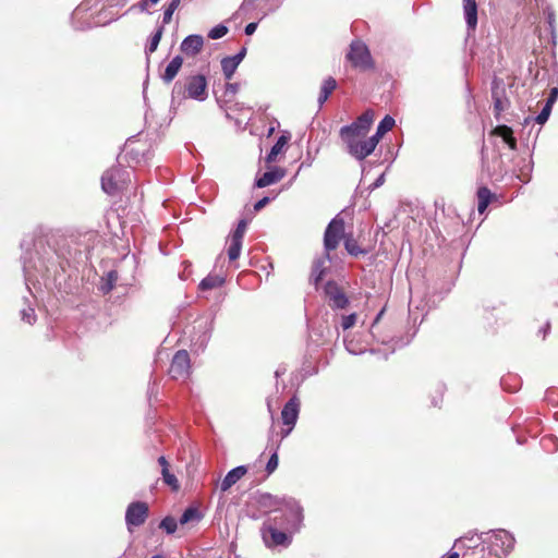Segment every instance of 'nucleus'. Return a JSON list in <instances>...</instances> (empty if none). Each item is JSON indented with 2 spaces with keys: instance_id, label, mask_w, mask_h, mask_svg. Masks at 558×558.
<instances>
[{
  "instance_id": "4c0bfd02",
  "label": "nucleus",
  "mask_w": 558,
  "mask_h": 558,
  "mask_svg": "<svg viewBox=\"0 0 558 558\" xmlns=\"http://www.w3.org/2000/svg\"><path fill=\"white\" fill-rule=\"evenodd\" d=\"M227 33L228 27L222 24H219L209 31L208 37L211 39H219L223 37Z\"/></svg>"
},
{
  "instance_id": "69168bd1",
  "label": "nucleus",
  "mask_w": 558,
  "mask_h": 558,
  "mask_svg": "<svg viewBox=\"0 0 558 558\" xmlns=\"http://www.w3.org/2000/svg\"><path fill=\"white\" fill-rule=\"evenodd\" d=\"M383 314H384V310H381V311L377 314V316H376V318H375V323H377V322L381 318Z\"/></svg>"
},
{
  "instance_id": "774afa93",
  "label": "nucleus",
  "mask_w": 558,
  "mask_h": 558,
  "mask_svg": "<svg viewBox=\"0 0 558 558\" xmlns=\"http://www.w3.org/2000/svg\"><path fill=\"white\" fill-rule=\"evenodd\" d=\"M150 558H163L161 555H154L153 557Z\"/></svg>"
},
{
  "instance_id": "680f3d73",
  "label": "nucleus",
  "mask_w": 558,
  "mask_h": 558,
  "mask_svg": "<svg viewBox=\"0 0 558 558\" xmlns=\"http://www.w3.org/2000/svg\"><path fill=\"white\" fill-rule=\"evenodd\" d=\"M446 558H459V554L453 551V553H450Z\"/></svg>"
},
{
  "instance_id": "e433bc0d",
  "label": "nucleus",
  "mask_w": 558,
  "mask_h": 558,
  "mask_svg": "<svg viewBox=\"0 0 558 558\" xmlns=\"http://www.w3.org/2000/svg\"><path fill=\"white\" fill-rule=\"evenodd\" d=\"M271 452V456L266 464V471L268 474H271L278 466V450L268 449Z\"/></svg>"
},
{
  "instance_id": "393cba45",
  "label": "nucleus",
  "mask_w": 558,
  "mask_h": 558,
  "mask_svg": "<svg viewBox=\"0 0 558 558\" xmlns=\"http://www.w3.org/2000/svg\"><path fill=\"white\" fill-rule=\"evenodd\" d=\"M353 123H355V126L360 128V130L368 133L371 125L373 123V112L365 111Z\"/></svg>"
},
{
  "instance_id": "6ab92c4d",
  "label": "nucleus",
  "mask_w": 558,
  "mask_h": 558,
  "mask_svg": "<svg viewBox=\"0 0 558 558\" xmlns=\"http://www.w3.org/2000/svg\"><path fill=\"white\" fill-rule=\"evenodd\" d=\"M300 411V401L296 397H292L281 411V418H298Z\"/></svg>"
},
{
  "instance_id": "3c124183",
  "label": "nucleus",
  "mask_w": 558,
  "mask_h": 558,
  "mask_svg": "<svg viewBox=\"0 0 558 558\" xmlns=\"http://www.w3.org/2000/svg\"><path fill=\"white\" fill-rule=\"evenodd\" d=\"M172 15H173V12H171L170 10L166 9L165 12H163V16H162V23L163 24H169L172 20Z\"/></svg>"
},
{
  "instance_id": "f704fd0d",
  "label": "nucleus",
  "mask_w": 558,
  "mask_h": 558,
  "mask_svg": "<svg viewBox=\"0 0 558 558\" xmlns=\"http://www.w3.org/2000/svg\"><path fill=\"white\" fill-rule=\"evenodd\" d=\"M162 32H163V28L159 27L157 29V32L151 36L149 45L146 48L147 53H153L157 49V47L160 43L161 36H162Z\"/></svg>"
},
{
  "instance_id": "a878e982",
  "label": "nucleus",
  "mask_w": 558,
  "mask_h": 558,
  "mask_svg": "<svg viewBox=\"0 0 558 558\" xmlns=\"http://www.w3.org/2000/svg\"><path fill=\"white\" fill-rule=\"evenodd\" d=\"M239 64L229 57L221 60V69L226 80H231Z\"/></svg>"
},
{
  "instance_id": "a19ab883",
  "label": "nucleus",
  "mask_w": 558,
  "mask_h": 558,
  "mask_svg": "<svg viewBox=\"0 0 558 558\" xmlns=\"http://www.w3.org/2000/svg\"><path fill=\"white\" fill-rule=\"evenodd\" d=\"M22 319L32 325L36 320L35 311L33 307L23 308L21 311Z\"/></svg>"
},
{
  "instance_id": "473e14b6",
  "label": "nucleus",
  "mask_w": 558,
  "mask_h": 558,
  "mask_svg": "<svg viewBox=\"0 0 558 558\" xmlns=\"http://www.w3.org/2000/svg\"><path fill=\"white\" fill-rule=\"evenodd\" d=\"M159 527L168 534H173L177 531L178 522L173 517L167 515L160 521Z\"/></svg>"
},
{
  "instance_id": "79ce46f5",
  "label": "nucleus",
  "mask_w": 558,
  "mask_h": 558,
  "mask_svg": "<svg viewBox=\"0 0 558 558\" xmlns=\"http://www.w3.org/2000/svg\"><path fill=\"white\" fill-rule=\"evenodd\" d=\"M245 230H246V221L245 220H240L239 223H238V227L234 230V232L232 233L231 238H234V239L243 241V236H244Z\"/></svg>"
},
{
  "instance_id": "1a4fd4ad",
  "label": "nucleus",
  "mask_w": 558,
  "mask_h": 558,
  "mask_svg": "<svg viewBox=\"0 0 558 558\" xmlns=\"http://www.w3.org/2000/svg\"><path fill=\"white\" fill-rule=\"evenodd\" d=\"M191 372V361L187 351L179 350L172 361L169 368V374L173 379H186Z\"/></svg>"
},
{
  "instance_id": "9b49d317",
  "label": "nucleus",
  "mask_w": 558,
  "mask_h": 558,
  "mask_svg": "<svg viewBox=\"0 0 558 558\" xmlns=\"http://www.w3.org/2000/svg\"><path fill=\"white\" fill-rule=\"evenodd\" d=\"M325 293L329 299L332 308L342 310L349 304V299L335 281H328L325 286Z\"/></svg>"
},
{
  "instance_id": "5fc2aeb1",
  "label": "nucleus",
  "mask_w": 558,
  "mask_h": 558,
  "mask_svg": "<svg viewBox=\"0 0 558 558\" xmlns=\"http://www.w3.org/2000/svg\"><path fill=\"white\" fill-rule=\"evenodd\" d=\"M278 155L279 154L277 151H274L272 149H270V151L268 153V155L266 157V162H268V163L274 162Z\"/></svg>"
},
{
  "instance_id": "37998d69",
  "label": "nucleus",
  "mask_w": 558,
  "mask_h": 558,
  "mask_svg": "<svg viewBox=\"0 0 558 558\" xmlns=\"http://www.w3.org/2000/svg\"><path fill=\"white\" fill-rule=\"evenodd\" d=\"M356 323V314H350L342 317L341 327L343 330L350 329Z\"/></svg>"
},
{
  "instance_id": "6e6552de",
  "label": "nucleus",
  "mask_w": 558,
  "mask_h": 558,
  "mask_svg": "<svg viewBox=\"0 0 558 558\" xmlns=\"http://www.w3.org/2000/svg\"><path fill=\"white\" fill-rule=\"evenodd\" d=\"M267 532L269 536L264 533V541L267 546H289L292 542V536L289 532L283 530L279 524H276V520L269 519L267 525Z\"/></svg>"
},
{
  "instance_id": "c85d7f7f",
  "label": "nucleus",
  "mask_w": 558,
  "mask_h": 558,
  "mask_svg": "<svg viewBox=\"0 0 558 558\" xmlns=\"http://www.w3.org/2000/svg\"><path fill=\"white\" fill-rule=\"evenodd\" d=\"M340 134H347L349 136H355V137H359V138H364L366 136V132L365 131H362L360 130V128L355 126V123H351L349 125H344L340 129Z\"/></svg>"
},
{
  "instance_id": "dca6fc26",
  "label": "nucleus",
  "mask_w": 558,
  "mask_h": 558,
  "mask_svg": "<svg viewBox=\"0 0 558 558\" xmlns=\"http://www.w3.org/2000/svg\"><path fill=\"white\" fill-rule=\"evenodd\" d=\"M284 175V170L277 168L275 170L265 172L260 178L256 180L255 185L259 189L266 187L279 182Z\"/></svg>"
},
{
  "instance_id": "aec40b11",
  "label": "nucleus",
  "mask_w": 558,
  "mask_h": 558,
  "mask_svg": "<svg viewBox=\"0 0 558 558\" xmlns=\"http://www.w3.org/2000/svg\"><path fill=\"white\" fill-rule=\"evenodd\" d=\"M495 134L502 137L510 149H517V141L512 135V130L507 125H499L495 130Z\"/></svg>"
},
{
  "instance_id": "13d9d810",
  "label": "nucleus",
  "mask_w": 558,
  "mask_h": 558,
  "mask_svg": "<svg viewBox=\"0 0 558 558\" xmlns=\"http://www.w3.org/2000/svg\"><path fill=\"white\" fill-rule=\"evenodd\" d=\"M328 97H329L328 95H326L325 93H323V92L320 90V94H319V97H318V104H319V106H323V105H324V102L328 99Z\"/></svg>"
},
{
  "instance_id": "e2e57ef3",
  "label": "nucleus",
  "mask_w": 558,
  "mask_h": 558,
  "mask_svg": "<svg viewBox=\"0 0 558 558\" xmlns=\"http://www.w3.org/2000/svg\"><path fill=\"white\" fill-rule=\"evenodd\" d=\"M166 9H168V10H170L171 12H173V13H174V11L178 9V7H175V5L173 7V5H172V3H169V5H168Z\"/></svg>"
},
{
  "instance_id": "2f4dec72",
  "label": "nucleus",
  "mask_w": 558,
  "mask_h": 558,
  "mask_svg": "<svg viewBox=\"0 0 558 558\" xmlns=\"http://www.w3.org/2000/svg\"><path fill=\"white\" fill-rule=\"evenodd\" d=\"M163 482L171 487L172 490L177 492L180 488V484L174 474L170 473L169 469L161 470Z\"/></svg>"
},
{
  "instance_id": "20e7f679",
  "label": "nucleus",
  "mask_w": 558,
  "mask_h": 558,
  "mask_svg": "<svg viewBox=\"0 0 558 558\" xmlns=\"http://www.w3.org/2000/svg\"><path fill=\"white\" fill-rule=\"evenodd\" d=\"M130 181V172L121 167L108 169L101 177V187L109 195H116Z\"/></svg>"
},
{
  "instance_id": "f8f14e48",
  "label": "nucleus",
  "mask_w": 558,
  "mask_h": 558,
  "mask_svg": "<svg viewBox=\"0 0 558 558\" xmlns=\"http://www.w3.org/2000/svg\"><path fill=\"white\" fill-rule=\"evenodd\" d=\"M256 502L260 508L271 509L274 515L278 514V512H282V498L274 496L269 493L258 494L256 497Z\"/></svg>"
},
{
  "instance_id": "4d7b16f0",
  "label": "nucleus",
  "mask_w": 558,
  "mask_h": 558,
  "mask_svg": "<svg viewBox=\"0 0 558 558\" xmlns=\"http://www.w3.org/2000/svg\"><path fill=\"white\" fill-rule=\"evenodd\" d=\"M445 385L441 383L436 384V392L441 397L445 392Z\"/></svg>"
},
{
  "instance_id": "864d4df0",
  "label": "nucleus",
  "mask_w": 558,
  "mask_h": 558,
  "mask_svg": "<svg viewBox=\"0 0 558 558\" xmlns=\"http://www.w3.org/2000/svg\"><path fill=\"white\" fill-rule=\"evenodd\" d=\"M278 155L279 154L277 151H274L272 149H270V151L268 153V155L266 157V162H268V163L274 162Z\"/></svg>"
},
{
  "instance_id": "ddd939ff",
  "label": "nucleus",
  "mask_w": 558,
  "mask_h": 558,
  "mask_svg": "<svg viewBox=\"0 0 558 558\" xmlns=\"http://www.w3.org/2000/svg\"><path fill=\"white\" fill-rule=\"evenodd\" d=\"M204 38L201 35H190L183 39L180 49L187 56H196L203 48Z\"/></svg>"
},
{
  "instance_id": "09e8293b",
  "label": "nucleus",
  "mask_w": 558,
  "mask_h": 558,
  "mask_svg": "<svg viewBox=\"0 0 558 558\" xmlns=\"http://www.w3.org/2000/svg\"><path fill=\"white\" fill-rule=\"evenodd\" d=\"M256 28H257V23L256 22H252V23H248L245 26L244 32H245L246 35L251 36V35H253L255 33Z\"/></svg>"
},
{
  "instance_id": "338daca9",
  "label": "nucleus",
  "mask_w": 558,
  "mask_h": 558,
  "mask_svg": "<svg viewBox=\"0 0 558 558\" xmlns=\"http://www.w3.org/2000/svg\"><path fill=\"white\" fill-rule=\"evenodd\" d=\"M554 393H555V390L547 391L546 398L550 399V396L554 395Z\"/></svg>"
},
{
  "instance_id": "de8ad7c7",
  "label": "nucleus",
  "mask_w": 558,
  "mask_h": 558,
  "mask_svg": "<svg viewBox=\"0 0 558 558\" xmlns=\"http://www.w3.org/2000/svg\"><path fill=\"white\" fill-rule=\"evenodd\" d=\"M558 97V88L557 87H554L551 90H550V95L546 101L547 105H549L550 107H553L554 102L556 101Z\"/></svg>"
},
{
  "instance_id": "412c9836",
  "label": "nucleus",
  "mask_w": 558,
  "mask_h": 558,
  "mask_svg": "<svg viewBox=\"0 0 558 558\" xmlns=\"http://www.w3.org/2000/svg\"><path fill=\"white\" fill-rule=\"evenodd\" d=\"M492 198H493V194L488 187L482 186L477 190V201H478L477 209L481 214H483L486 210Z\"/></svg>"
},
{
  "instance_id": "cd10ccee",
  "label": "nucleus",
  "mask_w": 558,
  "mask_h": 558,
  "mask_svg": "<svg viewBox=\"0 0 558 558\" xmlns=\"http://www.w3.org/2000/svg\"><path fill=\"white\" fill-rule=\"evenodd\" d=\"M341 140L347 145L348 153L353 156L354 153H357V144L362 141V138L355 137V136H349L344 134H340Z\"/></svg>"
},
{
  "instance_id": "052dcab7",
  "label": "nucleus",
  "mask_w": 558,
  "mask_h": 558,
  "mask_svg": "<svg viewBox=\"0 0 558 558\" xmlns=\"http://www.w3.org/2000/svg\"><path fill=\"white\" fill-rule=\"evenodd\" d=\"M160 0H146L144 1V3L142 4V7L144 8L147 3H150V4H156L158 3Z\"/></svg>"
},
{
  "instance_id": "bf43d9fd",
  "label": "nucleus",
  "mask_w": 558,
  "mask_h": 558,
  "mask_svg": "<svg viewBox=\"0 0 558 558\" xmlns=\"http://www.w3.org/2000/svg\"><path fill=\"white\" fill-rule=\"evenodd\" d=\"M254 2H255V0H244L241 5V10H244L246 7L253 5Z\"/></svg>"
},
{
  "instance_id": "f3484780",
  "label": "nucleus",
  "mask_w": 558,
  "mask_h": 558,
  "mask_svg": "<svg viewBox=\"0 0 558 558\" xmlns=\"http://www.w3.org/2000/svg\"><path fill=\"white\" fill-rule=\"evenodd\" d=\"M183 63V59L181 56H175L166 66V70L163 74L161 75V78L165 83L169 84L171 83L177 74L179 73L181 66Z\"/></svg>"
},
{
  "instance_id": "0eeeda50",
  "label": "nucleus",
  "mask_w": 558,
  "mask_h": 558,
  "mask_svg": "<svg viewBox=\"0 0 558 558\" xmlns=\"http://www.w3.org/2000/svg\"><path fill=\"white\" fill-rule=\"evenodd\" d=\"M148 505L144 501H133L131 502L125 511V523L129 531H132V527L141 526L145 523L148 518Z\"/></svg>"
},
{
  "instance_id": "72a5a7b5",
  "label": "nucleus",
  "mask_w": 558,
  "mask_h": 558,
  "mask_svg": "<svg viewBox=\"0 0 558 558\" xmlns=\"http://www.w3.org/2000/svg\"><path fill=\"white\" fill-rule=\"evenodd\" d=\"M395 125V119L390 116H386L378 124V135H385Z\"/></svg>"
},
{
  "instance_id": "a18cd8bd",
  "label": "nucleus",
  "mask_w": 558,
  "mask_h": 558,
  "mask_svg": "<svg viewBox=\"0 0 558 558\" xmlns=\"http://www.w3.org/2000/svg\"><path fill=\"white\" fill-rule=\"evenodd\" d=\"M239 90V84L238 83H227L226 84V96H234Z\"/></svg>"
},
{
  "instance_id": "f03ea898",
  "label": "nucleus",
  "mask_w": 558,
  "mask_h": 558,
  "mask_svg": "<svg viewBox=\"0 0 558 558\" xmlns=\"http://www.w3.org/2000/svg\"><path fill=\"white\" fill-rule=\"evenodd\" d=\"M185 97L204 101L207 98V80L202 74L189 76L186 82L182 84L177 82L172 89V97L175 95H185Z\"/></svg>"
},
{
  "instance_id": "7ed1b4c3",
  "label": "nucleus",
  "mask_w": 558,
  "mask_h": 558,
  "mask_svg": "<svg viewBox=\"0 0 558 558\" xmlns=\"http://www.w3.org/2000/svg\"><path fill=\"white\" fill-rule=\"evenodd\" d=\"M487 535L488 537L484 542L488 544L489 554L495 558H502L512 549L514 538L506 530H496Z\"/></svg>"
},
{
  "instance_id": "5701e85b",
  "label": "nucleus",
  "mask_w": 558,
  "mask_h": 558,
  "mask_svg": "<svg viewBox=\"0 0 558 558\" xmlns=\"http://www.w3.org/2000/svg\"><path fill=\"white\" fill-rule=\"evenodd\" d=\"M225 279L222 277L218 275H209L199 282L198 288L203 291H206L221 287Z\"/></svg>"
},
{
  "instance_id": "f257e3e1",
  "label": "nucleus",
  "mask_w": 558,
  "mask_h": 558,
  "mask_svg": "<svg viewBox=\"0 0 558 558\" xmlns=\"http://www.w3.org/2000/svg\"><path fill=\"white\" fill-rule=\"evenodd\" d=\"M282 512L271 518L290 534L298 532L303 521V508L292 497H282Z\"/></svg>"
},
{
  "instance_id": "0e129e2a",
  "label": "nucleus",
  "mask_w": 558,
  "mask_h": 558,
  "mask_svg": "<svg viewBox=\"0 0 558 558\" xmlns=\"http://www.w3.org/2000/svg\"><path fill=\"white\" fill-rule=\"evenodd\" d=\"M181 1H182V0H171V2H170V3H172V5H173V7L175 5V7H178V8H179V5L181 4Z\"/></svg>"
},
{
  "instance_id": "6e6d98bb",
  "label": "nucleus",
  "mask_w": 558,
  "mask_h": 558,
  "mask_svg": "<svg viewBox=\"0 0 558 558\" xmlns=\"http://www.w3.org/2000/svg\"><path fill=\"white\" fill-rule=\"evenodd\" d=\"M158 463L161 466V470L169 469V462L167 461L166 457L161 456L158 458Z\"/></svg>"
},
{
  "instance_id": "49530a36",
  "label": "nucleus",
  "mask_w": 558,
  "mask_h": 558,
  "mask_svg": "<svg viewBox=\"0 0 558 558\" xmlns=\"http://www.w3.org/2000/svg\"><path fill=\"white\" fill-rule=\"evenodd\" d=\"M246 54V48L243 47L236 54L230 57L233 61H235L238 64L242 62Z\"/></svg>"
},
{
  "instance_id": "b1692460",
  "label": "nucleus",
  "mask_w": 558,
  "mask_h": 558,
  "mask_svg": "<svg viewBox=\"0 0 558 558\" xmlns=\"http://www.w3.org/2000/svg\"><path fill=\"white\" fill-rule=\"evenodd\" d=\"M372 144L373 142H368V140L362 138L360 144H357V153H354L353 157L359 160L365 159L375 150V147Z\"/></svg>"
},
{
  "instance_id": "4468645a",
  "label": "nucleus",
  "mask_w": 558,
  "mask_h": 558,
  "mask_svg": "<svg viewBox=\"0 0 558 558\" xmlns=\"http://www.w3.org/2000/svg\"><path fill=\"white\" fill-rule=\"evenodd\" d=\"M246 472L247 469L244 465H239L230 470L220 483L221 492H227L231 488L242 476L246 474Z\"/></svg>"
},
{
  "instance_id": "58836bf2",
  "label": "nucleus",
  "mask_w": 558,
  "mask_h": 558,
  "mask_svg": "<svg viewBox=\"0 0 558 558\" xmlns=\"http://www.w3.org/2000/svg\"><path fill=\"white\" fill-rule=\"evenodd\" d=\"M337 82L333 77H328L323 82L320 90L326 95L330 96L331 93L336 89Z\"/></svg>"
},
{
  "instance_id": "4be33fe9",
  "label": "nucleus",
  "mask_w": 558,
  "mask_h": 558,
  "mask_svg": "<svg viewBox=\"0 0 558 558\" xmlns=\"http://www.w3.org/2000/svg\"><path fill=\"white\" fill-rule=\"evenodd\" d=\"M344 247L347 252L352 256H360L365 255L367 252L365 250H362L356 240L353 238L352 233H349L344 236Z\"/></svg>"
},
{
  "instance_id": "a211bd4d",
  "label": "nucleus",
  "mask_w": 558,
  "mask_h": 558,
  "mask_svg": "<svg viewBox=\"0 0 558 558\" xmlns=\"http://www.w3.org/2000/svg\"><path fill=\"white\" fill-rule=\"evenodd\" d=\"M327 260H330V257L327 258V253L324 257L316 258L312 266V274H311V280L314 282L315 286H318L319 281L322 280L326 267L325 264Z\"/></svg>"
},
{
  "instance_id": "ea45409f",
  "label": "nucleus",
  "mask_w": 558,
  "mask_h": 558,
  "mask_svg": "<svg viewBox=\"0 0 558 558\" xmlns=\"http://www.w3.org/2000/svg\"><path fill=\"white\" fill-rule=\"evenodd\" d=\"M550 112H551V107L549 105L545 104L542 111L536 116L535 121L538 124H544L548 120Z\"/></svg>"
},
{
  "instance_id": "9d476101",
  "label": "nucleus",
  "mask_w": 558,
  "mask_h": 558,
  "mask_svg": "<svg viewBox=\"0 0 558 558\" xmlns=\"http://www.w3.org/2000/svg\"><path fill=\"white\" fill-rule=\"evenodd\" d=\"M348 59L355 68L366 70L372 66V57L368 48L361 41H353L351 44Z\"/></svg>"
},
{
  "instance_id": "c03bdc74",
  "label": "nucleus",
  "mask_w": 558,
  "mask_h": 558,
  "mask_svg": "<svg viewBox=\"0 0 558 558\" xmlns=\"http://www.w3.org/2000/svg\"><path fill=\"white\" fill-rule=\"evenodd\" d=\"M288 141H289V136L280 135L277 138V142L275 143V145L271 147V149L274 151H277L278 154H280L282 151L283 147L287 145Z\"/></svg>"
},
{
  "instance_id": "423d86ee",
  "label": "nucleus",
  "mask_w": 558,
  "mask_h": 558,
  "mask_svg": "<svg viewBox=\"0 0 558 558\" xmlns=\"http://www.w3.org/2000/svg\"><path fill=\"white\" fill-rule=\"evenodd\" d=\"M296 421H272L268 432L267 449L278 450L280 442L293 430Z\"/></svg>"
},
{
  "instance_id": "c9c22d12",
  "label": "nucleus",
  "mask_w": 558,
  "mask_h": 558,
  "mask_svg": "<svg viewBox=\"0 0 558 558\" xmlns=\"http://www.w3.org/2000/svg\"><path fill=\"white\" fill-rule=\"evenodd\" d=\"M106 280L107 282L101 288L105 293L110 292L113 289L114 283L118 280V272L114 270L109 271Z\"/></svg>"
},
{
  "instance_id": "bb28decb",
  "label": "nucleus",
  "mask_w": 558,
  "mask_h": 558,
  "mask_svg": "<svg viewBox=\"0 0 558 558\" xmlns=\"http://www.w3.org/2000/svg\"><path fill=\"white\" fill-rule=\"evenodd\" d=\"M201 519V513L199 511L194 508V507H189L187 509L184 510V512L182 513L180 520H179V523L180 524H186L191 521H199Z\"/></svg>"
},
{
  "instance_id": "603ef678",
  "label": "nucleus",
  "mask_w": 558,
  "mask_h": 558,
  "mask_svg": "<svg viewBox=\"0 0 558 558\" xmlns=\"http://www.w3.org/2000/svg\"><path fill=\"white\" fill-rule=\"evenodd\" d=\"M383 136H384V135H378V130H377V131H376V133H375L373 136H371L369 138H367V140H368V142H373V144H372V145L376 148V146H377V144H378L379 140H380Z\"/></svg>"
},
{
  "instance_id": "7c9ffc66",
  "label": "nucleus",
  "mask_w": 558,
  "mask_h": 558,
  "mask_svg": "<svg viewBox=\"0 0 558 558\" xmlns=\"http://www.w3.org/2000/svg\"><path fill=\"white\" fill-rule=\"evenodd\" d=\"M493 98L496 114H499L500 112L505 111L508 108L509 101L506 97L499 96L498 93L494 90Z\"/></svg>"
},
{
  "instance_id": "c756f323",
  "label": "nucleus",
  "mask_w": 558,
  "mask_h": 558,
  "mask_svg": "<svg viewBox=\"0 0 558 558\" xmlns=\"http://www.w3.org/2000/svg\"><path fill=\"white\" fill-rule=\"evenodd\" d=\"M241 248H242V241L238 240V239H234V238H231L230 245H229V248H228V257H229V259L230 260L238 259L239 256H240V253H241Z\"/></svg>"
},
{
  "instance_id": "8fccbe9b",
  "label": "nucleus",
  "mask_w": 558,
  "mask_h": 558,
  "mask_svg": "<svg viewBox=\"0 0 558 558\" xmlns=\"http://www.w3.org/2000/svg\"><path fill=\"white\" fill-rule=\"evenodd\" d=\"M269 203V197H263L262 199H259L258 202L255 203L254 205V209L255 210H260L262 208H264L267 204Z\"/></svg>"
},
{
  "instance_id": "39448f33",
  "label": "nucleus",
  "mask_w": 558,
  "mask_h": 558,
  "mask_svg": "<svg viewBox=\"0 0 558 558\" xmlns=\"http://www.w3.org/2000/svg\"><path fill=\"white\" fill-rule=\"evenodd\" d=\"M347 234L344 233V220L340 215H337L327 226L324 234L325 251L330 253L336 250Z\"/></svg>"
},
{
  "instance_id": "2eb2a0df",
  "label": "nucleus",
  "mask_w": 558,
  "mask_h": 558,
  "mask_svg": "<svg viewBox=\"0 0 558 558\" xmlns=\"http://www.w3.org/2000/svg\"><path fill=\"white\" fill-rule=\"evenodd\" d=\"M463 12L468 28L474 31L477 25L476 0H463Z\"/></svg>"
}]
</instances>
